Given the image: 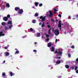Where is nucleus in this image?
<instances>
[{
  "label": "nucleus",
  "mask_w": 78,
  "mask_h": 78,
  "mask_svg": "<svg viewBox=\"0 0 78 78\" xmlns=\"http://www.w3.org/2000/svg\"><path fill=\"white\" fill-rule=\"evenodd\" d=\"M45 18H46V16H44L43 17L42 16H41L40 17V19H41V22H44V21H45Z\"/></svg>",
  "instance_id": "1"
},
{
  "label": "nucleus",
  "mask_w": 78,
  "mask_h": 78,
  "mask_svg": "<svg viewBox=\"0 0 78 78\" xmlns=\"http://www.w3.org/2000/svg\"><path fill=\"white\" fill-rule=\"evenodd\" d=\"M54 34L55 36H58L59 34V31L58 30H55L54 31Z\"/></svg>",
  "instance_id": "2"
},
{
  "label": "nucleus",
  "mask_w": 78,
  "mask_h": 78,
  "mask_svg": "<svg viewBox=\"0 0 78 78\" xmlns=\"http://www.w3.org/2000/svg\"><path fill=\"white\" fill-rule=\"evenodd\" d=\"M49 12V14H47V16H48V17H52V16L53 15V14L52 13V11L50 10Z\"/></svg>",
  "instance_id": "3"
},
{
  "label": "nucleus",
  "mask_w": 78,
  "mask_h": 78,
  "mask_svg": "<svg viewBox=\"0 0 78 78\" xmlns=\"http://www.w3.org/2000/svg\"><path fill=\"white\" fill-rule=\"evenodd\" d=\"M61 22H62V21H61V20H60L58 24V26L60 28V30H61Z\"/></svg>",
  "instance_id": "4"
},
{
  "label": "nucleus",
  "mask_w": 78,
  "mask_h": 78,
  "mask_svg": "<svg viewBox=\"0 0 78 78\" xmlns=\"http://www.w3.org/2000/svg\"><path fill=\"white\" fill-rule=\"evenodd\" d=\"M23 12V9H20L19 10L18 13L20 14H22Z\"/></svg>",
  "instance_id": "5"
},
{
  "label": "nucleus",
  "mask_w": 78,
  "mask_h": 78,
  "mask_svg": "<svg viewBox=\"0 0 78 78\" xmlns=\"http://www.w3.org/2000/svg\"><path fill=\"white\" fill-rule=\"evenodd\" d=\"M3 19L4 21H7L8 20V18L7 17L5 16L3 18Z\"/></svg>",
  "instance_id": "6"
},
{
  "label": "nucleus",
  "mask_w": 78,
  "mask_h": 78,
  "mask_svg": "<svg viewBox=\"0 0 78 78\" xmlns=\"http://www.w3.org/2000/svg\"><path fill=\"white\" fill-rule=\"evenodd\" d=\"M4 54L6 56H9V53L8 52H6L4 53Z\"/></svg>",
  "instance_id": "7"
},
{
  "label": "nucleus",
  "mask_w": 78,
  "mask_h": 78,
  "mask_svg": "<svg viewBox=\"0 0 78 78\" xmlns=\"http://www.w3.org/2000/svg\"><path fill=\"white\" fill-rule=\"evenodd\" d=\"M3 31L0 32V37H1V36H5V34H3Z\"/></svg>",
  "instance_id": "8"
},
{
  "label": "nucleus",
  "mask_w": 78,
  "mask_h": 78,
  "mask_svg": "<svg viewBox=\"0 0 78 78\" xmlns=\"http://www.w3.org/2000/svg\"><path fill=\"white\" fill-rule=\"evenodd\" d=\"M15 10L16 11H19L20 10V8L19 7H16L15 8Z\"/></svg>",
  "instance_id": "9"
},
{
  "label": "nucleus",
  "mask_w": 78,
  "mask_h": 78,
  "mask_svg": "<svg viewBox=\"0 0 78 78\" xmlns=\"http://www.w3.org/2000/svg\"><path fill=\"white\" fill-rule=\"evenodd\" d=\"M51 50V51H54L55 50V48L53 47H52L51 48H50Z\"/></svg>",
  "instance_id": "10"
},
{
  "label": "nucleus",
  "mask_w": 78,
  "mask_h": 78,
  "mask_svg": "<svg viewBox=\"0 0 78 78\" xmlns=\"http://www.w3.org/2000/svg\"><path fill=\"white\" fill-rule=\"evenodd\" d=\"M6 7H7V8H9V7H10L9 4V3H7L6 5Z\"/></svg>",
  "instance_id": "11"
},
{
  "label": "nucleus",
  "mask_w": 78,
  "mask_h": 78,
  "mask_svg": "<svg viewBox=\"0 0 78 78\" xmlns=\"http://www.w3.org/2000/svg\"><path fill=\"white\" fill-rule=\"evenodd\" d=\"M61 62L60 60H58V61L56 62V63L57 64H60L61 63Z\"/></svg>",
  "instance_id": "12"
},
{
  "label": "nucleus",
  "mask_w": 78,
  "mask_h": 78,
  "mask_svg": "<svg viewBox=\"0 0 78 78\" xmlns=\"http://www.w3.org/2000/svg\"><path fill=\"white\" fill-rule=\"evenodd\" d=\"M51 46V42H49L48 45V47H50Z\"/></svg>",
  "instance_id": "13"
},
{
  "label": "nucleus",
  "mask_w": 78,
  "mask_h": 78,
  "mask_svg": "<svg viewBox=\"0 0 78 78\" xmlns=\"http://www.w3.org/2000/svg\"><path fill=\"white\" fill-rule=\"evenodd\" d=\"M58 55H62V53L61 51H60L59 52H58L57 53Z\"/></svg>",
  "instance_id": "14"
},
{
  "label": "nucleus",
  "mask_w": 78,
  "mask_h": 78,
  "mask_svg": "<svg viewBox=\"0 0 78 78\" xmlns=\"http://www.w3.org/2000/svg\"><path fill=\"white\" fill-rule=\"evenodd\" d=\"M8 24H9L10 25H11L12 24V21L9 20L8 21Z\"/></svg>",
  "instance_id": "15"
},
{
  "label": "nucleus",
  "mask_w": 78,
  "mask_h": 78,
  "mask_svg": "<svg viewBox=\"0 0 78 78\" xmlns=\"http://www.w3.org/2000/svg\"><path fill=\"white\" fill-rule=\"evenodd\" d=\"M2 25L4 26V25H6V23L5 22H3L2 23Z\"/></svg>",
  "instance_id": "16"
},
{
  "label": "nucleus",
  "mask_w": 78,
  "mask_h": 78,
  "mask_svg": "<svg viewBox=\"0 0 78 78\" xmlns=\"http://www.w3.org/2000/svg\"><path fill=\"white\" fill-rule=\"evenodd\" d=\"M65 67L66 69H69V66L68 65H65Z\"/></svg>",
  "instance_id": "17"
},
{
  "label": "nucleus",
  "mask_w": 78,
  "mask_h": 78,
  "mask_svg": "<svg viewBox=\"0 0 78 78\" xmlns=\"http://www.w3.org/2000/svg\"><path fill=\"white\" fill-rule=\"evenodd\" d=\"M10 74L11 76H12V75H14V73H13L12 72H10Z\"/></svg>",
  "instance_id": "18"
},
{
  "label": "nucleus",
  "mask_w": 78,
  "mask_h": 78,
  "mask_svg": "<svg viewBox=\"0 0 78 78\" xmlns=\"http://www.w3.org/2000/svg\"><path fill=\"white\" fill-rule=\"evenodd\" d=\"M38 4H39V2H35V6H37L38 5Z\"/></svg>",
  "instance_id": "19"
},
{
  "label": "nucleus",
  "mask_w": 78,
  "mask_h": 78,
  "mask_svg": "<svg viewBox=\"0 0 78 78\" xmlns=\"http://www.w3.org/2000/svg\"><path fill=\"white\" fill-rule=\"evenodd\" d=\"M44 23H45L44 22L42 24L41 27H45Z\"/></svg>",
  "instance_id": "20"
},
{
  "label": "nucleus",
  "mask_w": 78,
  "mask_h": 78,
  "mask_svg": "<svg viewBox=\"0 0 78 78\" xmlns=\"http://www.w3.org/2000/svg\"><path fill=\"white\" fill-rule=\"evenodd\" d=\"M37 37H40V36H41V34L40 33L37 34Z\"/></svg>",
  "instance_id": "21"
},
{
  "label": "nucleus",
  "mask_w": 78,
  "mask_h": 78,
  "mask_svg": "<svg viewBox=\"0 0 78 78\" xmlns=\"http://www.w3.org/2000/svg\"><path fill=\"white\" fill-rule=\"evenodd\" d=\"M19 51H16L15 53V54H19Z\"/></svg>",
  "instance_id": "22"
},
{
  "label": "nucleus",
  "mask_w": 78,
  "mask_h": 78,
  "mask_svg": "<svg viewBox=\"0 0 78 78\" xmlns=\"http://www.w3.org/2000/svg\"><path fill=\"white\" fill-rule=\"evenodd\" d=\"M6 75V74H5V73H3L2 74V76H5Z\"/></svg>",
  "instance_id": "23"
},
{
  "label": "nucleus",
  "mask_w": 78,
  "mask_h": 78,
  "mask_svg": "<svg viewBox=\"0 0 78 78\" xmlns=\"http://www.w3.org/2000/svg\"><path fill=\"white\" fill-rule=\"evenodd\" d=\"M35 17H37V16H39V15L38 14V13H36L35 14Z\"/></svg>",
  "instance_id": "24"
},
{
  "label": "nucleus",
  "mask_w": 78,
  "mask_h": 78,
  "mask_svg": "<svg viewBox=\"0 0 78 78\" xmlns=\"http://www.w3.org/2000/svg\"><path fill=\"white\" fill-rule=\"evenodd\" d=\"M9 29H11L12 27V25H9Z\"/></svg>",
  "instance_id": "25"
},
{
  "label": "nucleus",
  "mask_w": 78,
  "mask_h": 78,
  "mask_svg": "<svg viewBox=\"0 0 78 78\" xmlns=\"http://www.w3.org/2000/svg\"><path fill=\"white\" fill-rule=\"evenodd\" d=\"M32 23H36V20H32Z\"/></svg>",
  "instance_id": "26"
},
{
  "label": "nucleus",
  "mask_w": 78,
  "mask_h": 78,
  "mask_svg": "<svg viewBox=\"0 0 78 78\" xmlns=\"http://www.w3.org/2000/svg\"><path fill=\"white\" fill-rule=\"evenodd\" d=\"M78 66H76L75 67V70H77V69H78Z\"/></svg>",
  "instance_id": "27"
},
{
  "label": "nucleus",
  "mask_w": 78,
  "mask_h": 78,
  "mask_svg": "<svg viewBox=\"0 0 78 78\" xmlns=\"http://www.w3.org/2000/svg\"><path fill=\"white\" fill-rule=\"evenodd\" d=\"M68 57L69 58L71 57V55H70V54H69L68 55Z\"/></svg>",
  "instance_id": "28"
},
{
  "label": "nucleus",
  "mask_w": 78,
  "mask_h": 78,
  "mask_svg": "<svg viewBox=\"0 0 78 78\" xmlns=\"http://www.w3.org/2000/svg\"><path fill=\"white\" fill-rule=\"evenodd\" d=\"M10 17V16L8 14V15H7V18L8 19V18H9Z\"/></svg>",
  "instance_id": "29"
},
{
  "label": "nucleus",
  "mask_w": 78,
  "mask_h": 78,
  "mask_svg": "<svg viewBox=\"0 0 78 78\" xmlns=\"http://www.w3.org/2000/svg\"><path fill=\"white\" fill-rule=\"evenodd\" d=\"M51 21L53 22H55V20L53 19H51Z\"/></svg>",
  "instance_id": "30"
},
{
  "label": "nucleus",
  "mask_w": 78,
  "mask_h": 78,
  "mask_svg": "<svg viewBox=\"0 0 78 78\" xmlns=\"http://www.w3.org/2000/svg\"><path fill=\"white\" fill-rule=\"evenodd\" d=\"M46 40L47 42H48L49 41V40H50V38H48L46 39Z\"/></svg>",
  "instance_id": "31"
},
{
  "label": "nucleus",
  "mask_w": 78,
  "mask_h": 78,
  "mask_svg": "<svg viewBox=\"0 0 78 78\" xmlns=\"http://www.w3.org/2000/svg\"><path fill=\"white\" fill-rule=\"evenodd\" d=\"M58 51H57V50H56L55 52L54 53V54H56V53L58 54Z\"/></svg>",
  "instance_id": "32"
},
{
  "label": "nucleus",
  "mask_w": 78,
  "mask_h": 78,
  "mask_svg": "<svg viewBox=\"0 0 78 78\" xmlns=\"http://www.w3.org/2000/svg\"><path fill=\"white\" fill-rule=\"evenodd\" d=\"M54 11H55V12H56V11H57V9H54Z\"/></svg>",
  "instance_id": "33"
},
{
  "label": "nucleus",
  "mask_w": 78,
  "mask_h": 78,
  "mask_svg": "<svg viewBox=\"0 0 78 78\" xmlns=\"http://www.w3.org/2000/svg\"><path fill=\"white\" fill-rule=\"evenodd\" d=\"M30 31H33V28H31L30 29Z\"/></svg>",
  "instance_id": "34"
},
{
  "label": "nucleus",
  "mask_w": 78,
  "mask_h": 78,
  "mask_svg": "<svg viewBox=\"0 0 78 78\" xmlns=\"http://www.w3.org/2000/svg\"><path fill=\"white\" fill-rule=\"evenodd\" d=\"M71 48H75V47L74 46L72 45V46H71Z\"/></svg>",
  "instance_id": "35"
},
{
  "label": "nucleus",
  "mask_w": 78,
  "mask_h": 78,
  "mask_svg": "<svg viewBox=\"0 0 78 78\" xmlns=\"http://www.w3.org/2000/svg\"><path fill=\"white\" fill-rule=\"evenodd\" d=\"M5 30H8V27H7V26H5Z\"/></svg>",
  "instance_id": "36"
},
{
  "label": "nucleus",
  "mask_w": 78,
  "mask_h": 78,
  "mask_svg": "<svg viewBox=\"0 0 78 78\" xmlns=\"http://www.w3.org/2000/svg\"><path fill=\"white\" fill-rule=\"evenodd\" d=\"M58 16L59 17H61V15L60 14H59L58 15Z\"/></svg>",
  "instance_id": "37"
},
{
  "label": "nucleus",
  "mask_w": 78,
  "mask_h": 78,
  "mask_svg": "<svg viewBox=\"0 0 78 78\" xmlns=\"http://www.w3.org/2000/svg\"><path fill=\"white\" fill-rule=\"evenodd\" d=\"M39 6H42V3H41L40 4H39Z\"/></svg>",
  "instance_id": "38"
},
{
  "label": "nucleus",
  "mask_w": 78,
  "mask_h": 78,
  "mask_svg": "<svg viewBox=\"0 0 78 78\" xmlns=\"http://www.w3.org/2000/svg\"><path fill=\"white\" fill-rule=\"evenodd\" d=\"M47 27L49 28H51V26H50L49 25H47Z\"/></svg>",
  "instance_id": "39"
},
{
  "label": "nucleus",
  "mask_w": 78,
  "mask_h": 78,
  "mask_svg": "<svg viewBox=\"0 0 78 78\" xmlns=\"http://www.w3.org/2000/svg\"><path fill=\"white\" fill-rule=\"evenodd\" d=\"M5 49V50H6L8 49V48H7V47H4V48Z\"/></svg>",
  "instance_id": "40"
},
{
  "label": "nucleus",
  "mask_w": 78,
  "mask_h": 78,
  "mask_svg": "<svg viewBox=\"0 0 78 78\" xmlns=\"http://www.w3.org/2000/svg\"><path fill=\"white\" fill-rule=\"evenodd\" d=\"M46 37H50V36L48 35H47L46 36Z\"/></svg>",
  "instance_id": "41"
},
{
  "label": "nucleus",
  "mask_w": 78,
  "mask_h": 78,
  "mask_svg": "<svg viewBox=\"0 0 78 78\" xmlns=\"http://www.w3.org/2000/svg\"><path fill=\"white\" fill-rule=\"evenodd\" d=\"M56 59H58H58H61V57H56V58H55Z\"/></svg>",
  "instance_id": "42"
},
{
  "label": "nucleus",
  "mask_w": 78,
  "mask_h": 78,
  "mask_svg": "<svg viewBox=\"0 0 78 78\" xmlns=\"http://www.w3.org/2000/svg\"><path fill=\"white\" fill-rule=\"evenodd\" d=\"M33 51L34 52H37V51H36V50H33Z\"/></svg>",
  "instance_id": "43"
},
{
  "label": "nucleus",
  "mask_w": 78,
  "mask_h": 78,
  "mask_svg": "<svg viewBox=\"0 0 78 78\" xmlns=\"http://www.w3.org/2000/svg\"><path fill=\"white\" fill-rule=\"evenodd\" d=\"M76 73H78V70H76Z\"/></svg>",
  "instance_id": "44"
},
{
  "label": "nucleus",
  "mask_w": 78,
  "mask_h": 78,
  "mask_svg": "<svg viewBox=\"0 0 78 78\" xmlns=\"http://www.w3.org/2000/svg\"><path fill=\"white\" fill-rule=\"evenodd\" d=\"M51 31V28H50L49 29L48 32H50Z\"/></svg>",
  "instance_id": "45"
},
{
  "label": "nucleus",
  "mask_w": 78,
  "mask_h": 78,
  "mask_svg": "<svg viewBox=\"0 0 78 78\" xmlns=\"http://www.w3.org/2000/svg\"><path fill=\"white\" fill-rule=\"evenodd\" d=\"M48 34H51V32H48Z\"/></svg>",
  "instance_id": "46"
},
{
  "label": "nucleus",
  "mask_w": 78,
  "mask_h": 78,
  "mask_svg": "<svg viewBox=\"0 0 78 78\" xmlns=\"http://www.w3.org/2000/svg\"><path fill=\"white\" fill-rule=\"evenodd\" d=\"M55 31V29H54V28H52V31Z\"/></svg>",
  "instance_id": "47"
},
{
  "label": "nucleus",
  "mask_w": 78,
  "mask_h": 78,
  "mask_svg": "<svg viewBox=\"0 0 78 78\" xmlns=\"http://www.w3.org/2000/svg\"><path fill=\"white\" fill-rule=\"evenodd\" d=\"M72 70H73L74 69V67H73V66H72Z\"/></svg>",
  "instance_id": "48"
},
{
  "label": "nucleus",
  "mask_w": 78,
  "mask_h": 78,
  "mask_svg": "<svg viewBox=\"0 0 78 78\" xmlns=\"http://www.w3.org/2000/svg\"><path fill=\"white\" fill-rule=\"evenodd\" d=\"M69 19H71V17H70V16H69Z\"/></svg>",
  "instance_id": "49"
},
{
  "label": "nucleus",
  "mask_w": 78,
  "mask_h": 78,
  "mask_svg": "<svg viewBox=\"0 0 78 78\" xmlns=\"http://www.w3.org/2000/svg\"><path fill=\"white\" fill-rule=\"evenodd\" d=\"M41 24H42V23L41 22H40L39 23V25H41Z\"/></svg>",
  "instance_id": "50"
},
{
  "label": "nucleus",
  "mask_w": 78,
  "mask_h": 78,
  "mask_svg": "<svg viewBox=\"0 0 78 78\" xmlns=\"http://www.w3.org/2000/svg\"><path fill=\"white\" fill-rule=\"evenodd\" d=\"M55 42H58V40L57 39H56Z\"/></svg>",
  "instance_id": "51"
},
{
  "label": "nucleus",
  "mask_w": 78,
  "mask_h": 78,
  "mask_svg": "<svg viewBox=\"0 0 78 78\" xmlns=\"http://www.w3.org/2000/svg\"><path fill=\"white\" fill-rule=\"evenodd\" d=\"M55 21L56 22H58V20H56Z\"/></svg>",
  "instance_id": "52"
},
{
  "label": "nucleus",
  "mask_w": 78,
  "mask_h": 78,
  "mask_svg": "<svg viewBox=\"0 0 78 78\" xmlns=\"http://www.w3.org/2000/svg\"><path fill=\"white\" fill-rule=\"evenodd\" d=\"M76 61H78V58L76 59Z\"/></svg>",
  "instance_id": "53"
},
{
  "label": "nucleus",
  "mask_w": 78,
  "mask_h": 78,
  "mask_svg": "<svg viewBox=\"0 0 78 78\" xmlns=\"http://www.w3.org/2000/svg\"><path fill=\"white\" fill-rule=\"evenodd\" d=\"M3 63V64H5V60H4V61Z\"/></svg>",
  "instance_id": "54"
},
{
  "label": "nucleus",
  "mask_w": 78,
  "mask_h": 78,
  "mask_svg": "<svg viewBox=\"0 0 78 78\" xmlns=\"http://www.w3.org/2000/svg\"><path fill=\"white\" fill-rule=\"evenodd\" d=\"M15 50H16L17 51H18V49H17V48H15Z\"/></svg>",
  "instance_id": "55"
},
{
  "label": "nucleus",
  "mask_w": 78,
  "mask_h": 78,
  "mask_svg": "<svg viewBox=\"0 0 78 78\" xmlns=\"http://www.w3.org/2000/svg\"><path fill=\"white\" fill-rule=\"evenodd\" d=\"M37 44V43L36 42H35L34 44L35 45H36Z\"/></svg>",
  "instance_id": "56"
},
{
  "label": "nucleus",
  "mask_w": 78,
  "mask_h": 78,
  "mask_svg": "<svg viewBox=\"0 0 78 78\" xmlns=\"http://www.w3.org/2000/svg\"><path fill=\"white\" fill-rule=\"evenodd\" d=\"M54 14H56V12H54Z\"/></svg>",
  "instance_id": "57"
},
{
  "label": "nucleus",
  "mask_w": 78,
  "mask_h": 78,
  "mask_svg": "<svg viewBox=\"0 0 78 78\" xmlns=\"http://www.w3.org/2000/svg\"><path fill=\"white\" fill-rule=\"evenodd\" d=\"M76 17H78V15H76Z\"/></svg>",
  "instance_id": "58"
},
{
  "label": "nucleus",
  "mask_w": 78,
  "mask_h": 78,
  "mask_svg": "<svg viewBox=\"0 0 78 78\" xmlns=\"http://www.w3.org/2000/svg\"><path fill=\"white\" fill-rule=\"evenodd\" d=\"M48 24H49V23H47V25H48Z\"/></svg>",
  "instance_id": "59"
},
{
  "label": "nucleus",
  "mask_w": 78,
  "mask_h": 78,
  "mask_svg": "<svg viewBox=\"0 0 78 78\" xmlns=\"http://www.w3.org/2000/svg\"><path fill=\"white\" fill-rule=\"evenodd\" d=\"M2 3H4V2H2Z\"/></svg>",
  "instance_id": "60"
},
{
  "label": "nucleus",
  "mask_w": 78,
  "mask_h": 78,
  "mask_svg": "<svg viewBox=\"0 0 78 78\" xmlns=\"http://www.w3.org/2000/svg\"><path fill=\"white\" fill-rule=\"evenodd\" d=\"M64 34H66V32H64Z\"/></svg>",
  "instance_id": "61"
},
{
  "label": "nucleus",
  "mask_w": 78,
  "mask_h": 78,
  "mask_svg": "<svg viewBox=\"0 0 78 78\" xmlns=\"http://www.w3.org/2000/svg\"><path fill=\"white\" fill-rule=\"evenodd\" d=\"M45 35H46L47 36V34L45 33Z\"/></svg>",
  "instance_id": "62"
},
{
  "label": "nucleus",
  "mask_w": 78,
  "mask_h": 78,
  "mask_svg": "<svg viewBox=\"0 0 78 78\" xmlns=\"http://www.w3.org/2000/svg\"><path fill=\"white\" fill-rule=\"evenodd\" d=\"M71 1H72V0H71Z\"/></svg>",
  "instance_id": "63"
},
{
  "label": "nucleus",
  "mask_w": 78,
  "mask_h": 78,
  "mask_svg": "<svg viewBox=\"0 0 78 78\" xmlns=\"http://www.w3.org/2000/svg\"><path fill=\"white\" fill-rule=\"evenodd\" d=\"M0 48H1V47H0Z\"/></svg>",
  "instance_id": "64"
}]
</instances>
